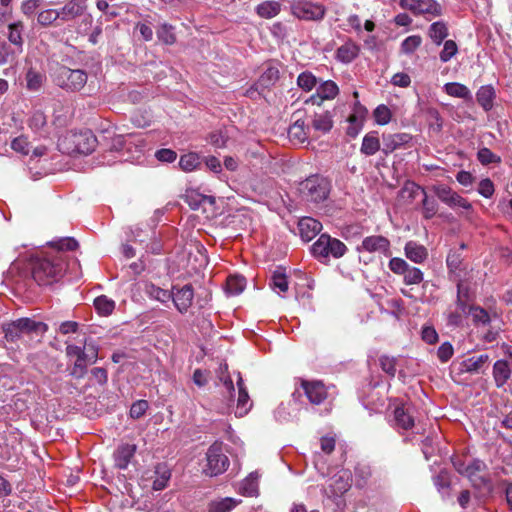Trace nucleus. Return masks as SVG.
I'll list each match as a JSON object with an SVG mask.
<instances>
[{
    "label": "nucleus",
    "mask_w": 512,
    "mask_h": 512,
    "mask_svg": "<svg viewBox=\"0 0 512 512\" xmlns=\"http://www.w3.org/2000/svg\"><path fill=\"white\" fill-rule=\"evenodd\" d=\"M74 150L80 154H90L94 151L97 143L96 137L90 130L73 135Z\"/></svg>",
    "instance_id": "f3484780"
},
{
    "label": "nucleus",
    "mask_w": 512,
    "mask_h": 512,
    "mask_svg": "<svg viewBox=\"0 0 512 512\" xmlns=\"http://www.w3.org/2000/svg\"><path fill=\"white\" fill-rule=\"evenodd\" d=\"M379 365L383 372L389 377L394 378L396 375L397 358L390 357L387 355H381L379 357Z\"/></svg>",
    "instance_id": "4d7b16f0"
},
{
    "label": "nucleus",
    "mask_w": 512,
    "mask_h": 512,
    "mask_svg": "<svg viewBox=\"0 0 512 512\" xmlns=\"http://www.w3.org/2000/svg\"><path fill=\"white\" fill-rule=\"evenodd\" d=\"M22 53V50L16 49L15 46L7 41H0V65L15 64Z\"/></svg>",
    "instance_id": "cd10ccee"
},
{
    "label": "nucleus",
    "mask_w": 512,
    "mask_h": 512,
    "mask_svg": "<svg viewBox=\"0 0 512 512\" xmlns=\"http://www.w3.org/2000/svg\"><path fill=\"white\" fill-rule=\"evenodd\" d=\"M394 421L397 427L404 430L411 429L414 426V417L409 409L404 406H398L394 410Z\"/></svg>",
    "instance_id": "473e14b6"
},
{
    "label": "nucleus",
    "mask_w": 512,
    "mask_h": 512,
    "mask_svg": "<svg viewBox=\"0 0 512 512\" xmlns=\"http://www.w3.org/2000/svg\"><path fill=\"white\" fill-rule=\"evenodd\" d=\"M87 5L78 0H69L60 10L62 21H70L84 14Z\"/></svg>",
    "instance_id": "412c9836"
},
{
    "label": "nucleus",
    "mask_w": 512,
    "mask_h": 512,
    "mask_svg": "<svg viewBox=\"0 0 512 512\" xmlns=\"http://www.w3.org/2000/svg\"><path fill=\"white\" fill-rule=\"evenodd\" d=\"M404 276V283L407 285H415L419 284L423 281V272L417 268L408 266V269L403 274Z\"/></svg>",
    "instance_id": "052dcab7"
},
{
    "label": "nucleus",
    "mask_w": 512,
    "mask_h": 512,
    "mask_svg": "<svg viewBox=\"0 0 512 512\" xmlns=\"http://www.w3.org/2000/svg\"><path fill=\"white\" fill-rule=\"evenodd\" d=\"M48 330L46 323L35 321L31 318H19L3 325L5 339L8 342H16L24 335L31 338L42 337Z\"/></svg>",
    "instance_id": "f257e3e1"
},
{
    "label": "nucleus",
    "mask_w": 512,
    "mask_h": 512,
    "mask_svg": "<svg viewBox=\"0 0 512 512\" xmlns=\"http://www.w3.org/2000/svg\"><path fill=\"white\" fill-rule=\"evenodd\" d=\"M66 270L60 258L36 259L32 263V278L38 285H50L58 281Z\"/></svg>",
    "instance_id": "f03ea898"
},
{
    "label": "nucleus",
    "mask_w": 512,
    "mask_h": 512,
    "mask_svg": "<svg viewBox=\"0 0 512 512\" xmlns=\"http://www.w3.org/2000/svg\"><path fill=\"white\" fill-rule=\"evenodd\" d=\"M301 397L302 393L300 391H294L289 401L282 402L277 407L274 412L275 419L280 423H287L292 421L301 409Z\"/></svg>",
    "instance_id": "1a4fd4ad"
},
{
    "label": "nucleus",
    "mask_w": 512,
    "mask_h": 512,
    "mask_svg": "<svg viewBox=\"0 0 512 512\" xmlns=\"http://www.w3.org/2000/svg\"><path fill=\"white\" fill-rule=\"evenodd\" d=\"M88 75L82 69L59 66L53 74V82L67 92H79L87 83Z\"/></svg>",
    "instance_id": "7ed1b4c3"
},
{
    "label": "nucleus",
    "mask_w": 512,
    "mask_h": 512,
    "mask_svg": "<svg viewBox=\"0 0 512 512\" xmlns=\"http://www.w3.org/2000/svg\"><path fill=\"white\" fill-rule=\"evenodd\" d=\"M94 306L98 314L108 316L112 314L115 309V301L108 298L106 295H101L95 298Z\"/></svg>",
    "instance_id": "8fccbe9b"
},
{
    "label": "nucleus",
    "mask_w": 512,
    "mask_h": 512,
    "mask_svg": "<svg viewBox=\"0 0 512 512\" xmlns=\"http://www.w3.org/2000/svg\"><path fill=\"white\" fill-rule=\"evenodd\" d=\"M241 492L246 496H254L258 492V474L252 472L247 476L240 487Z\"/></svg>",
    "instance_id": "3c124183"
},
{
    "label": "nucleus",
    "mask_w": 512,
    "mask_h": 512,
    "mask_svg": "<svg viewBox=\"0 0 512 512\" xmlns=\"http://www.w3.org/2000/svg\"><path fill=\"white\" fill-rule=\"evenodd\" d=\"M206 467L203 469L205 475L213 477L224 473L229 466L228 457L222 452L219 444H212L206 452Z\"/></svg>",
    "instance_id": "0eeeda50"
},
{
    "label": "nucleus",
    "mask_w": 512,
    "mask_h": 512,
    "mask_svg": "<svg viewBox=\"0 0 512 512\" xmlns=\"http://www.w3.org/2000/svg\"><path fill=\"white\" fill-rule=\"evenodd\" d=\"M171 477V471L166 463H158L155 466V479L153 481V490L159 491L166 488Z\"/></svg>",
    "instance_id": "c85d7f7f"
},
{
    "label": "nucleus",
    "mask_w": 512,
    "mask_h": 512,
    "mask_svg": "<svg viewBox=\"0 0 512 512\" xmlns=\"http://www.w3.org/2000/svg\"><path fill=\"white\" fill-rule=\"evenodd\" d=\"M147 293L151 298H153L157 301H160L162 303L169 301L171 299V296H173V294H171V291L162 289L153 284H151L147 287Z\"/></svg>",
    "instance_id": "bf43d9fd"
},
{
    "label": "nucleus",
    "mask_w": 512,
    "mask_h": 512,
    "mask_svg": "<svg viewBox=\"0 0 512 512\" xmlns=\"http://www.w3.org/2000/svg\"><path fill=\"white\" fill-rule=\"evenodd\" d=\"M299 191L307 201L320 203L327 199L330 184L320 175H311L300 182Z\"/></svg>",
    "instance_id": "39448f33"
},
{
    "label": "nucleus",
    "mask_w": 512,
    "mask_h": 512,
    "mask_svg": "<svg viewBox=\"0 0 512 512\" xmlns=\"http://www.w3.org/2000/svg\"><path fill=\"white\" fill-rule=\"evenodd\" d=\"M153 27L156 28V19L153 16H146L143 22H139L136 25V29L139 31L144 41L149 42L153 39Z\"/></svg>",
    "instance_id": "c03bdc74"
},
{
    "label": "nucleus",
    "mask_w": 512,
    "mask_h": 512,
    "mask_svg": "<svg viewBox=\"0 0 512 512\" xmlns=\"http://www.w3.org/2000/svg\"><path fill=\"white\" fill-rule=\"evenodd\" d=\"M399 5L414 14H429L435 17L442 14L441 5L435 0H400Z\"/></svg>",
    "instance_id": "9d476101"
},
{
    "label": "nucleus",
    "mask_w": 512,
    "mask_h": 512,
    "mask_svg": "<svg viewBox=\"0 0 512 512\" xmlns=\"http://www.w3.org/2000/svg\"><path fill=\"white\" fill-rule=\"evenodd\" d=\"M405 256L414 263H422L428 257L426 247L415 242L408 241L404 247Z\"/></svg>",
    "instance_id": "393cba45"
},
{
    "label": "nucleus",
    "mask_w": 512,
    "mask_h": 512,
    "mask_svg": "<svg viewBox=\"0 0 512 512\" xmlns=\"http://www.w3.org/2000/svg\"><path fill=\"white\" fill-rule=\"evenodd\" d=\"M171 299L176 309L181 313H186L192 306L194 299V288L191 284L184 286L173 285L171 289Z\"/></svg>",
    "instance_id": "9b49d317"
},
{
    "label": "nucleus",
    "mask_w": 512,
    "mask_h": 512,
    "mask_svg": "<svg viewBox=\"0 0 512 512\" xmlns=\"http://www.w3.org/2000/svg\"><path fill=\"white\" fill-rule=\"evenodd\" d=\"M382 151L381 143L377 131L368 132L362 140L360 152L365 156H372L378 151Z\"/></svg>",
    "instance_id": "a878e982"
},
{
    "label": "nucleus",
    "mask_w": 512,
    "mask_h": 512,
    "mask_svg": "<svg viewBox=\"0 0 512 512\" xmlns=\"http://www.w3.org/2000/svg\"><path fill=\"white\" fill-rule=\"evenodd\" d=\"M405 190L410 192V197L412 198H415L418 192L423 194L422 213L425 219H431L436 215L438 211V203L435 198L428 197L425 188L415 183H410L405 186Z\"/></svg>",
    "instance_id": "ddd939ff"
},
{
    "label": "nucleus",
    "mask_w": 512,
    "mask_h": 512,
    "mask_svg": "<svg viewBox=\"0 0 512 512\" xmlns=\"http://www.w3.org/2000/svg\"><path fill=\"white\" fill-rule=\"evenodd\" d=\"M429 36L435 44L440 45L448 36L446 24L443 21L432 23L429 28Z\"/></svg>",
    "instance_id": "de8ad7c7"
},
{
    "label": "nucleus",
    "mask_w": 512,
    "mask_h": 512,
    "mask_svg": "<svg viewBox=\"0 0 512 512\" xmlns=\"http://www.w3.org/2000/svg\"><path fill=\"white\" fill-rule=\"evenodd\" d=\"M413 136L409 133H395L382 135V152L389 155L397 149L412 147Z\"/></svg>",
    "instance_id": "f8f14e48"
},
{
    "label": "nucleus",
    "mask_w": 512,
    "mask_h": 512,
    "mask_svg": "<svg viewBox=\"0 0 512 512\" xmlns=\"http://www.w3.org/2000/svg\"><path fill=\"white\" fill-rule=\"evenodd\" d=\"M269 286L273 290H279L280 292L288 291V277L284 267L278 266L276 270L273 271L269 281Z\"/></svg>",
    "instance_id": "7c9ffc66"
},
{
    "label": "nucleus",
    "mask_w": 512,
    "mask_h": 512,
    "mask_svg": "<svg viewBox=\"0 0 512 512\" xmlns=\"http://www.w3.org/2000/svg\"><path fill=\"white\" fill-rule=\"evenodd\" d=\"M58 18L61 19V16H60L58 10L47 9L38 14L37 22L41 26H49L52 23H54Z\"/></svg>",
    "instance_id": "e2e57ef3"
},
{
    "label": "nucleus",
    "mask_w": 512,
    "mask_h": 512,
    "mask_svg": "<svg viewBox=\"0 0 512 512\" xmlns=\"http://www.w3.org/2000/svg\"><path fill=\"white\" fill-rule=\"evenodd\" d=\"M422 43V38L419 35H412L405 38L401 43V51L404 54L413 53Z\"/></svg>",
    "instance_id": "0e129e2a"
},
{
    "label": "nucleus",
    "mask_w": 512,
    "mask_h": 512,
    "mask_svg": "<svg viewBox=\"0 0 512 512\" xmlns=\"http://www.w3.org/2000/svg\"><path fill=\"white\" fill-rule=\"evenodd\" d=\"M292 14L299 19L318 21L324 18L326 9L320 3L309 0H293L290 3Z\"/></svg>",
    "instance_id": "423d86ee"
},
{
    "label": "nucleus",
    "mask_w": 512,
    "mask_h": 512,
    "mask_svg": "<svg viewBox=\"0 0 512 512\" xmlns=\"http://www.w3.org/2000/svg\"><path fill=\"white\" fill-rule=\"evenodd\" d=\"M135 138L134 135L128 134L126 136L124 135H116L112 138L110 150L112 151H123V150H130L132 145L135 146L136 149H138V145L133 141Z\"/></svg>",
    "instance_id": "37998d69"
},
{
    "label": "nucleus",
    "mask_w": 512,
    "mask_h": 512,
    "mask_svg": "<svg viewBox=\"0 0 512 512\" xmlns=\"http://www.w3.org/2000/svg\"><path fill=\"white\" fill-rule=\"evenodd\" d=\"M357 251L378 252L388 256L390 254V241L382 235L368 236L362 240L361 245L357 246Z\"/></svg>",
    "instance_id": "4468645a"
},
{
    "label": "nucleus",
    "mask_w": 512,
    "mask_h": 512,
    "mask_svg": "<svg viewBox=\"0 0 512 512\" xmlns=\"http://www.w3.org/2000/svg\"><path fill=\"white\" fill-rule=\"evenodd\" d=\"M471 315L474 325H489L491 323V316L489 312L481 306L470 305L467 310V315Z\"/></svg>",
    "instance_id": "ea45409f"
},
{
    "label": "nucleus",
    "mask_w": 512,
    "mask_h": 512,
    "mask_svg": "<svg viewBox=\"0 0 512 512\" xmlns=\"http://www.w3.org/2000/svg\"><path fill=\"white\" fill-rule=\"evenodd\" d=\"M351 487L349 476L344 474L335 475L331 478L329 484L330 496L339 497L347 492Z\"/></svg>",
    "instance_id": "bb28decb"
},
{
    "label": "nucleus",
    "mask_w": 512,
    "mask_h": 512,
    "mask_svg": "<svg viewBox=\"0 0 512 512\" xmlns=\"http://www.w3.org/2000/svg\"><path fill=\"white\" fill-rule=\"evenodd\" d=\"M489 356L482 354L478 357H471L461 362V371L468 373H478L483 365L488 362Z\"/></svg>",
    "instance_id": "79ce46f5"
},
{
    "label": "nucleus",
    "mask_w": 512,
    "mask_h": 512,
    "mask_svg": "<svg viewBox=\"0 0 512 512\" xmlns=\"http://www.w3.org/2000/svg\"><path fill=\"white\" fill-rule=\"evenodd\" d=\"M201 165V156L195 152L184 154L180 157L179 166L185 172H191Z\"/></svg>",
    "instance_id": "49530a36"
},
{
    "label": "nucleus",
    "mask_w": 512,
    "mask_h": 512,
    "mask_svg": "<svg viewBox=\"0 0 512 512\" xmlns=\"http://www.w3.org/2000/svg\"><path fill=\"white\" fill-rule=\"evenodd\" d=\"M373 114H374L375 121L379 125H386L391 120V111L384 104L377 106L376 109L374 110Z\"/></svg>",
    "instance_id": "69168bd1"
},
{
    "label": "nucleus",
    "mask_w": 512,
    "mask_h": 512,
    "mask_svg": "<svg viewBox=\"0 0 512 512\" xmlns=\"http://www.w3.org/2000/svg\"><path fill=\"white\" fill-rule=\"evenodd\" d=\"M239 503V500L230 497L215 499L209 502L207 512H230Z\"/></svg>",
    "instance_id": "2f4dec72"
},
{
    "label": "nucleus",
    "mask_w": 512,
    "mask_h": 512,
    "mask_svg": "<svg viewBox=\"0 0 512 512\" xmlns=\"http://www.w3.org/2000/svg\"><path fill=\"white\" fill-rule=\"evenodd\" d=\"M332 114L329 111H324L320 114H315L312 120V127L322 133L329 132L333 127Z\"/></svg>",
    "instance_id": "58836bf2"
},
{
    "label": "nucleus",
    "mask_w": 512,
    "mask_h": 512,
    "mask_svg": "<svg viewBox=\"0 0 512 512\" xmlns=\"http://www.w3.org/2000/svg\"><path fill=\"white\" fill-rule=\"evenodd\" d=\"M348 251L347 246L337 238L331 237L327 233L319 236L317 241L311 246L313 256L320 261L332 256L335 259L343 257Z\"/></svg>",
    "instance_id": "20e7f679"
},
{
    "label": "nucleus",
    "mask_w": 512,
    "mask_h": 512,
    "mask_svg": "<svg viewBox=\"0 0 512 512\" xmlns=\"http://www.w3.org/2000/svg\"><path fill=\"white\" fill-rule=\"evenodd\" d=\"M511 368L506 360H497L493 365V379L497 388L503 387L511 377Z\"/></svg>",
    "instance_id": "b1692460"
},
{
    "label": "nucleus",
    "mask_w": 512,
    "mask_h": 512,
    "mask_svg": "<svg viewBox=\"0 0 512 512\" xmlns=\"http://www.w3.org/2000/svg\"><path fill=\"white\" fill-rule=\"evenodd\" d=\"M156 35L165 45H173L176 42L175 27L171 24L162 23L156 26Z\"/></svg>",
    "instance_id": "4c0bfd02"
},
{
    "label": "nucleus",
    "mask_w": 512,
    "mask_h": 512,
    "mask_svg": "<svg viewBox=\"0 0 512 512\" xmlns=\"http://www.w3.org/2000/svg\"><path fill=\"white\" fill-rule=\"evenodd\" d=\"M11 148L17 153L28 155L32 147L28 141V138L24 135H21L12 140Z\"/></svg>",
    "instance_id": "680f3d73"
},
{
    "label": "nucleus",
    "mask_w": 512,
    "mask_h": 512,
    "mask_svg": "<svg viewBox=\"0 0 512 512\" xmlns=\"http://www.w3.org/2000/svg\"><path fill=\"white\" fill-rule=\"evenodd\" d=\"M469 479L471 486L478 491L486 490L492 491V481L488 475H481L480 473H473V476H465Z\"/></svg>",
    "instance_id": "09e8293b"
},
{
    "label": "nucleus",
    "mask_w": 512,
    "mask_h": 512,
    "mask_svg": "<svg viewBox=\"0 0 512 512\" xmlns=\"http://www.w3.org/2000/svg\"><path fill=\"white\" fill-rule=\"evenodd\" d=\"M98 358V348L89 343H85L83 352L79 358L76 359L73 367L70 370V375L76 379H82L87 373V366L94 364Z\"/></svg>",
    "instance_id": "6e6552de"
},
{
    "label": "nucleus",
    "mask_w": 512,
    "mask_h": 512,
    "mask_svg": "<svg viewBox=\"0 0 512 512\" xmlns=\"http://www.w3.org/2000/svg\"><path fill=\"white\" fill-rule=\"evenodd\" d=\"M26 88L29 91H39L46 81V76L44 73L37 71L34 68H29L26 72Z\"/></svg>",
    "instance_id": "c9c22d12"
},
{
    "label": "nucleus",
    "mask_w": 512,
    "mask_h": 512,
    "mask_svg": "<svg viewBox=\"0 0 512 512\" xmlns=\"http://www.w3.org/2000/svg\"><path fill=\"white\" fill-rule=\"evenodd\" d=\"M136 445L135 444H121L117 447L114 452V463L115 467L119 469H126L136 453Z\"/></svg>",
    "instance_id": "a211bd4d"
},
{
    "label": "nucleus",
    "mask_w": 512,
    "mask_h": 512,
    "mask_svg": "<svg viewBox=\"0 0 512 512\" xmlns=\"http://www.w3.org/2000/svg\"><path fill=\"white\" fill-rule=\"evenodd\" d=\"M246 285V280L242 276H229L227 279V292L231 295L240 294Z\"/></svg>",
    "instance_id": "6e6d98bb"
},
{
    "label": "nucleus",
    "mask_w": 512,
    "mask_h": 512,
    "mask_svg": "<svg viewBox=\"0 0 512 512\" xmlns=\"http://www.w3.org/2000/svg\"><path fill=\"white\" fill-rule=\"evenodd\" d=\"M302 387L304 394L314 405L321 404L327 398L325 386L320 381H302Z\"/></svg>",
    "instance_id": "2eb2a0df"
},
{
    "label": "nucleus",
    "mask_w": 512,
    "mask_h": 512,
    "mask_svg": "<svg viewBox=\"0 0 512 512\" xmlns=\"http://www.w3.org/2000/svg\"><path fill=\"white\" fill-rule=\"evenodd\" d=\"M7 39L8 43L12 44L18 50H24V38L23 33L25 30L24 23L22 21L12 22L7 26Z\"/></svg>",
    "instance_id": "4be33fe9"
},
{
    "label": "nucleus",
    "mask_w": 512,
    "mask_h": 512,
    "mask_svg": "<svg viewBox=\"0 0 512 512\" xmlns=\"http://www.w3.org/2000/svg\"><path fill=\"white\" fill-rule=\"evenodd\" d=\"M477 159L478 161L484 165H490V164H499L501 163L500 156L493 153L489 148L483 147L478 150L477 152Z\"/></svg>",
    "instance_id": "5fc2aeb1"
},
{
    "label": "nucleus",
    "mask_w": 512,
    "mask_h": 512,
    "mask_svg": "<svg viewBox=\"0 0 512 512\" xmlns=\"http://www.w3.org/2000/svg\"><path fill=\"white\" fill-rule=\"evenodd\" d=\"M430 190L433 192L434 196L437 197L444 204L447 203L448 198L450 197L453 190L446 184H436L433 185Z\"/></svg>",
    "instance_id": "338daca9"
},
{
    "label": "nucleus",
    "mask_w": 512,
    "mask_h": 512,
    "mask_svg": "<svg viewBox=\"0 0 512 512\" xmlns=\"http://www.w3.org/2000/svg\"><path fill=\"white\" fill-rule=\"evenodd\" d=\"M359 52L360 47L352 40H348L336 50V59L348 64L358 57Z\"/></svg>",
    "instance_id": "5701e85b"
},
{
    "label": "nucleus",
    "mask_w": 512,
    "mask_h": 512,
    "mask_svg": "<svg viewBox=\"0 0 512 512\" xmlns=\"http://www.w3.org/2000/svg\"><path fill=\"white\" fill-rule=\"evenodd\" d=\"M474 301V294L468 285H464L462 280L457 282L456 306L462 313L467 314L469 303Z\"/></svg>",
    "instance_id": "aec40b11"
},
{
    "label": "nucleus",
    "mask_w": 512,
    "mask_h": 512,
    "mask_svg": "<svg viewBox=\"0 0 512 512\" xmlns=\"http://www.w3.org/2000/svg\"><path fill=\"white\" fill-rule=\"evenodd\" d=\"M317 84V78L309 71L302 72L297 78V85L304 91H311Z\"/></svg>",
    "instance_id": "13d9d810"
},
{
    "label": "nucleus",
    "mask_w": 512,
    "mask_h": 512,
    "mask_svg": "<svg viewBox=\"0 0 512 512\" xmlns=\"http://www.w3.org/2000/svg\"><path fill=\"white\" fill-rule=\"evenodd\" d=\"M46 123L47 117L41 110L33 111L27 121L28 126L35 132H38L45 127Z\"/></svg>",
    "instance_id": "864d4df0"
},
{
    "label": "nucleus",
    "mask_w": 512,
    "mask_h": 512,
    "mask_svg": "<svg viewBox=\"0 0 512 512\" xmlns=\"http://www.w3.org/2000/svg\"><path fill=\"white\" fill-rule=\"evenodd\" d=\"M279 79V70L274 66H269L258 78L257 86L262 91L270 89Z\"/></svg>",
    "instance_id": "f704fd0d"
},
{
    "label": "nucleus",
    "mask_w": 512,
    "mask_h": 512,
    "mask_svg": "<svg viewBox=\"0 0 512 512\" xmlns=\"http://www.w3.org/2000/svg\"><path fill=\"white\" fill-rule=\"evenodd\" d=\"M495 96V90L491 85L481 86L476 93L477 102L485 111L492 109Z\"/></svg>",
    "instance_id": "c756f323"
},
{
    "label": "nucleus",
    "mask_w": 512,
    "mask_h": 512,
    "mask_svg": "<svg viewBox=\"0 0 512 512\" xmlns=\"http://www.w3.org/2000/svg\"><path fill=\"white\" fill-rule=\"evenodd\" d=\"M237 386H238V399H237V407H236L235 414L238 417H243L251 409L252 401L250 400L248 391H247L246 387L244 386L243 379L240 374L238 376Z\"/></svg>",
    "instance_id": "6ab92c4d"
},
{
    "label": "nucleus",
    "mask_w": 512,
    "mask_h": 512,
    "mask_svg": "<svg viewBox=\"0 0 512 512\" xmlns=\"http://www.w3.org/2000/svg\"><path fill=\"white\" fill-rule=\"evenodd\" d=\"M355 485L357 488H364L367 486L369 479L372 476L371 467L365 463H358L354 469Z\"/></svg>",
    "instance_id": "a19ab883"
},
{
    "label": "nucleus",
    "mask_w": 512,
    "mask_h": 512,
    "mask_svg": "<svg viewBox=\"0 0 512 512\" xmlns=\"http://www.w3.org/2000/svg\"><path fill=\"white\" fill-rule=\"evenodd\" d=\"M317 91L322 99L326 100L335 98L339 93V88L334 81L327 80L318 86Z\"/></svg>",
    "instance_id": "603ef678"
},
{
    "label": "nucleus",
    "mask_w": 512,
    "mask_h": 512,
    "mask_svg": "<svg viewBox=\"0 0 512 512\" xmlns=\"http://www.w3.org/2000/svg\"><path fill=\"white\" fill-rule=\"evenodd\" d=\"M298 230L304 242L311 241L322 230V224L312 217H303L298 221Z\"/></svg>",
    "instance_id": "dca6fc26"
},
{
    "label": "nucleus",
    "mask_w": 512,
    "mask_h": 512,
    "mask_svg": "<svg viewBox=\"0 0 512 512\" xmlns=\"http://www.w3.org/2000/svg\"><path fill=\"white\" fill-rule=\"evenodd\" d=\"M183 199L193 210H197L205 201H208L210 204L215 202L213 196L202 195L194 189H187L183 195Z\"/></svg>",
    "instance_id": "72a5a7b5"
},
{
    "label": "nucleus",
    "mask_w": 512,
    "mask_h": 512,
    "mask_svg": "<svg viewBox=\"0 0 512 512\" xmlns=\"http://www.w3.org/2000/svg\"><path fill=\"white\" fill-rule=\"evenodd\" d=\"M444 90L448 95L452 97L461 98L469 102L473 101V96L470 90L464 84L457 82L447 83L444 86Z\"/></svg>",
    "instance_id": "e433bc0d"
},
{
    "label": "nucleus",
    "mask_w": 512,
    "mask_h": 512,
    "mask_svg": "<svg viewBox=\"0 0 512 512\" xmlns=\"http://www.w3.org/2000/svg\"><path fill=\"white\" fill-rule=\"evenodd\" d=\"M458 51L457 44L453 40H446L444 42V47L440 52V60L442 62H448Z\"/></svg>",
    "instance_id": "774afa93"
},
{
    "label": "nucleus",
    "mask_w": 512,
    "mask_h": 512,
    "mask_svg": "<svg viewBox=\"0 0 512 512\" xmlns=\"http://www.w3.org/2000/svg\"><path fill=\"white\" fill-rule=\"evenodd\" d=\"M281 5L276 1H265L256 7L257 14L266 19H270L279 14Z\"/></svg>",
    "instance_id": "a18cd8bd"
}]
</instances>
